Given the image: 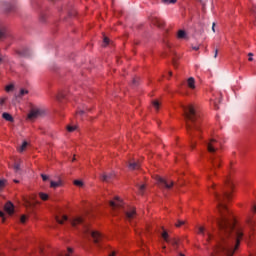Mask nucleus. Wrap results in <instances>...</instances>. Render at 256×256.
<instances>
[{"label": "nucleus", "instance_id": "27", "mask_svg": "<svg viewBox=\"0 0 256 256\" xmlns=\"http://www.w3.org/2000/svg\"><path fill=\"white\" fill-rule=\"evenodd\" d=\"M139 193L140 195H143V193H145V184L139 186Z\"/></svg>", "mask_w": 256, "mask_h": 256}, {"label": "nucleus", "instance_id": "44", "mask_svg": "<svg viewBox=\"0 0 256 256\" xmlns=\"http://www.w3.org/2000/svg\"><path fill=\"white\" fill-rule=\"evenodd\" d=\"M115 255H117V252H115V251H112V252L109 254V256H115Z\"/></svg>", "mask_w": 256, "mask_h": 256}, {"label": "nucleus", "instance_id": "34", "mask_svg": "<svg viewBox=\"0 0 256 256\" xmlns=\"http://www.w3.org/2000/svg\"><path fill=\"white\" fill-rule=\"evenodd\" d=\"M21 169V164L20 163H15L14 164V171H19Z\"/></svg>", "mask_w": 256, "mask_h": 256}, {"label": "nucleus", "instance_id": "59", "mask_svg": "<svg viewBox=\"0 0 256 256\" xmlns=\"http://www.w3.org/2000/svg\"><path fill=\"white\" fill-rule=\"evenodd\" d=\"M163 249H166V247H165V246H163Z\"/></svg>", "mask_w": 256, "mask_h": 256}, {"label": "nucleus", "instance_id": "35", "mask_svg": "<svg viewBox=\"0 0 256 256\" xmlns=\"http://www.w3.org/2000/svg\"><path fill=\"white\" fill-rule=\"evenodd\" d=\"M57 99H58V101H61V99H65V94L60 93V94L57 96Z\"/></svg>", "mask_w": 256, "mask_h": 256}, {"label": "nucleus", "instance_id": "14", "mask_svg": "<svg viewBox=\"0 0 256 256\" xmlns=\"http://www.w3.org/2000/svg\"><path fill=\"white\" fill-rule=\"evenodd\" d=\"M128 167L131 171H135V169H140L141 165L139 162H131Z\"/></svg>", "mask_w": 256, "mask_h": 256}, {"label": "nucleus", "instance_id": "23", "mask_svg": "<svg viewBox=\"0 0 256 256\" xmlns=\"http://www.w3.org/2000/svg\"><path fill=\"white\" fill-rule=\"evenodd\" d=\"M27 142L26 141H24L23 143H22V145L20 146V148L18 149V151H20V153H23V151L25 150V149H27Z\"/></svg>", "mask_w": 256, "mask_h": 256}, {"label": "nucleus", "instance_id": "41", "mask_svg": "<svg viewBox=\"0 0 256 256\" xmlns=\"http://www.w3.org/2000/svg\"><path fill=\"white\" fill-rule=\"evenodd\" d=\"M248 61H253V53L248 54Z\"/></svg>", "mask_w": 256, "mask_h": 256}, {"label": "nucleus", "instance_id": "3", "mask_svg": "<svg viewBox=\"0 0 256 256\" xmlns=\"http://www.w3.org/2000/svg\"><path fill=\"white\" fill-rule=\"evenodd\" d=\"M69 223L71 224L74 229H77L79 225L82 227L81 231L86 237V239H89V237H92L94 243L100 247L101 241H103V235L97 231L91 230V227L89 226V223L85 221V219L81 216H74L69 219Z\"/></svg>", "mask_w": 256, "mask_h": 256}, {"label": "nucleus", "instance_id": "31", "mask_svg": "<svg viewBox=\"0 0 256 256\" xmlns=\"http://www.w3.org/2000/svg\"><path fill=\"white\" fill-rule=\"evenodd\" d=\"M109 44V38L107 36H104V39H103V47H105L106 45Z\"/></svg>", "mask_w": 256, "mask_h": 256}, {"label": "nucleus", "instance_id": "46", "mask_svg": "<svg viewBox=\"0 0 256 256\" xmlns=\"http://www.w3.org/2000/svg\"><path fill=\"white\" fill-rule=\"evenodd\" d=\"M218 53H219V50L216 49V50H215V54H214V57H215V58H217Z\"/></svg>", "mask_w": 256, "mask_h": 256}, {"label": "nucleus", "instance_id": "45", "mask_svg": "<svg viewBox=\"0 0 256 256\" xmlns=\"http://www.w3.org/2000/svg\"><path fill=\"white\" fill-rule=\"evenodd\" d=\"M192 49H194V51H199V46H194Z\"/></svg>", "mask_w": 256, "mask_h": 256}, {"label": "nucleus", "instance_id": "54", "mask_svg": "<svg viewBox=\"0 0 256 256\" xmlns=\"http://www.w3.org/2000/svg\"><path fill=\"white\" fill-rule=\"evenodd\" d=\"M27 203H28V205L31 207V205H32L31 202H27Z\"/></svg>", "mask_w": 256, "mask_h": 256}, {"label": "nucleus", "instance_id": "10", "mask_svg": "<svg viewBox=\"0 0 256 256\" xmlns=\"http://www.w3.org/2000/svg\"><path fill=\"white\" fill-rule=\"evenodd\" d=\"M4 209L8 215H13V213H15V206L11 202H7Z\"/></svg>", "mask_w": 256, "mask_h": 256}, {"label": "nucleus", "instance_id": "28", "mask_svg": "<svg viewBox=\"0 0 256 256\" xmlns=\"http://www.w3.org/2000/svg\"><path fill=\"white\" fill-rule=\"evenodd\" d=\"M182 225H185V221L178 220L177 223L175 224V227H182Z\"/></svg>", "mask_w": 256, "mask_h": 256}, {"label": "nucleus", "instance_id": "7", "mask_svg": "<svg viewBox=\"0 0 256 256\" xmlns=\"http://www.w3.org/2000/svg\"><path fill=\"white\" fill-rule=\"evenodd\" d=\"M156 181L159 187H164L165 189H171V187L174 185L173 181L161 178L159 176L156 177Z\"/></svg>", "mask_w": 256, "mask_h": 256}, {"label": "nucleus", "instance_id": "1", "mask_svg": "<svg viewBox=\"0 0 256 256\" xmlns=\"http://www.w3.org/2000/svg\"><path fill=\"white\" fill-rule=\"evenodd\" d=\"M233 189H235V183H233L232 173L225 177L224 185L220 187L221 194L215 190V184L210 189V193H213L216 199L217 209L220 214V217L216 219L220 233L212 256H233V253L239 249L243 238V232L235 225V220L229 218L231 212L225 205V199H231Z\"/></svg>", "mask_w": 256, "mask_h": 256}, {"label": "nucleus", "instance_id": "6", "mask_svg": "<svg viewBox=\"0 0 256 256\" xmlns=\"http://www.w3.org/2000/svg\"><path fill=\"white\" fill-rule=\"evenodd\" d=\"M43 115H45V110L41 108H32L28 114V119L33 121V119H39V117H43Z\"/></svg>", "mask_w": 256, "mask_h": 256}, {"label": "nucleus", "instance_id": "13", "mask_svg": "<svg viewBox=\"0 0 256 256\" xmlns=\"http://www.w3.org/2000/svg\"><path fill=\"white\" fill-rule=\"evenodd\" d=\"M7 37V26H0V41L1 39H6Z\"/></svg>", "mask_w": 256, "mask_h": 256}, {"label": "nucleus", "instance_id": "42", "mask_svg": "<svg viewBox=\"0 0 256 256\" xmlns=\"http://www.w3.org/2000/svg\"><path fill=\"white\" fill-rule=\"evenodd\" d=\"M5 101H7V99H6V98H2V99H0V105H5Z\"/></svg>", "mask_w": 256, "mask_h": 256}, {"label": "nucleus", "instance_id": "5", "mask_svg": "<svg viewBox=\"0 0 256 256\" xmlns=\"http://www.w3.org/2000/svg\"><path fill=\"white\" fill-rule=\"evenodd\" d=\"M207 151L210 152V163L212 165L211 171H215L217 167H221L220 161L221 158L219 155L215 154L217 153V150L219 149V142L216 139H210L209 142L206 143Z\"/></svg>", "mask_w": 256, "mask_h": 256}, {"label": "nucleus", "instance_id": "58", "mask_svg": "<svg viewBox=\"0 0 256 256\" xmlns=\"http://www.w3.org/2000/svg\"><path fill=\"white\" fill-rule=\"evenodd\" d=\"M72 161H75V157L72 159Z\"/></svg>", "mask_w": 256, "mask_h": 256}, {"label": "nucleus", "instance_id": "36", "mask_svg": "<svg viewBox=\"0 0 256 256\" xmlns=\"http://www.w3.org/2000/svg\"><path fill=\"white\" fill-rule=\"evenodd\" d=\"M21 223H25L27 221V216L22 215L20 218Z\"/></svg>", "mask_w": 256, "mask_h": 256}, {"label": "nucleus", "instance_id": "15", "mask_svg": "<svg viewBox=\"0 0 256 256\" xmlns=\"http://www.w3.org/2000/svg\"><path fill=\"white\" fill-rule=\"evenodd\" d=\"M187 85L189 89H195V78L193 77L188 78Z\"/></svg>", "mask_w": 256, "mask_h": 256}, {"label": "nucleus", "instance_id": "4", "mask_svg": "<svg viewBox=\"0 0 256 256\" xmlns=\"http://www.w3.org/2000/svg\"><path fill=\"white\" fill-rule=\"evenodd\" d=\"M110 207L114 213H117V211L124 213L126 221H133V218L137 215L135 208H125V203L123 200H120L119 197H116L114 200L110 201Z\"/></svg>", "mask_w": 256, "mask_h": 256}, {"label": "nucleus", "instance_id": "39", "mask_svg": "<svg viewBox=\"0 0 256 256\" xmlns=\"http://www.w3.org/2000/svg\"><path fill=\"white\" fill-rule=\"evenodd\" d=\"M42 180L43 181H47L49 179V176L45 175V174H41Z\"/></svg>", "mask_w": 256, "mask_h": 256}, {"label": "nucleus", "instance_id": "56", "mask_svg": "<svg viewBox=\"0 0 256 256\" xmlns=\"http://www.w3.org/2000/svg\"><path fill=\"white\" fill-rule=\"evenodd\" d=\"M218 101H219V103H221V98Z\"/></svg>", "mask_w": 256, "mask_h": 256}, {"label": "nucleus", "instance_id": "43", "mask_svg": "<svg viewBox=\"0 0 256 256\" xmlns=\"http://www.w3.org/2000/svg\"><path fill=\"white\" fill-rule=\"evenodd\" d=\"M78 115H84L85 114V111L84 110H80L77 112Z\"/></svg>", "mask_w": 256, "mask_h": 256}, {"label": "nucleus", "instance_id": "51", "mask_svg": "<svg viewBox=\"0 0 256 256\" xmlns=\"http://www.w3.org/2000/svg\"><path fill=\"white\" fill-rule=\"evenodd\" d=\"M68 253H73V249L68 248Z\"/></svg>", "mask_w": 256, "mask_h": 256}, {"label": "nucleus", "instance_id": "47", "mask_svg": "<svg viewBox=\"0 0 256 256\" xmlns=\"http://www.w3.org/2000/svg\"><path fill=\"white\" fill-rule=\"evenodd\" d=\"M168 75H169V77H173V72L172 71H168Z\"/></svg>", "mask_w": 256, "mask_h": 256}, {"label": "nucleus", "instance_id": "52", "mask_svg": "<svg viewBox=\"0 0 256 256\" xmlns=\"http://www.w3.org/2000/svg\"><path fill=\"white\" fill-rule=\"evenodd\" d=\"M191 147H192V149H194L195 148V143H191Z\"/></svg>", "mask_w": 256, "mask_h": 256}, {"label": "nucleus", "instance_id": "49", "mask_svg": "<svg viewBox=\"0 0 256 256\" xmlns=\"http://www.w3.org/2000/svg\"><path fill=\"white\" fill-rule=\"evenodd\" d=\"M215 109H219V106L217 105V102H214Z\"/></svg>", "mask_w": 256, "mask_h": 256}, {"label": "nucleus", "instance_id": "29", "mask_svg": "<svg viewBox=\"0 0 256 256\" xmlns=\"http://www.w3.org/2000/svg\"><path fill=\"white\" fill-rule=\"evenodd\" d=\"M198 233H199L200 235H205V228H204L203 226L199 227V228H198Z\"/></svg>", "mask_w": 256, "mask_h": 256}, {"label": "nucleus", "instance_id": "33", "mask_svg": "<svg viewBox=\"0 0 256 256\" xmlns=\"http://www.w3.org/2000/svg\"><path fill=\"white\" fill-rule=\"evenodd\" d=\"M153 107L156 109V111H159V101L155 100L153 102Z\"/></svg>", "mask_w": 256, "mask_h": 256}, {"label": "nucleus", "instance_id": "30", "mask_svg": "<svg viewBox=\"0 0 256 256\" xmlns=\"http://www.w3.org/2000/svg\"><path fill=\"white\" fill-rule=\"evenodd\" d=\"M163 3H165L166 5H169L171 3H177V0H162Z\"/></svg>", "mask_w": 256, "mask_h": 256}, {"label": "nucleus", "instance_id": "48", "mask_svg": "<svg viewBox=\"0 0 256 256\" xmlns=\"http://www.w3.org/2000/svg\"><path fill=\"white\" fill-rule=\"evenodd\" d=\"M212 31L215 33V23L212 24Z\"/></svg>", "mask_w": 256, "mask_h": 256}, {"label": "nucleus", "instance_id": "50", "mask_svg": "<svg viewBox=\"0 0 256 256\" xmlns=\"http://www.w3.org/2000/svg\"><path fill=\"white\" fill-rule=\"evenodd\" d=\"M0 217H5V213H3V211H0Z\"/></svg>", "mask_w": 256, "mask_h": 256}, {"label": "nucleus", "instance_id": "2", "mask_svg": "<svg viewBox=\"0 0 256 256\" xmlns=\"http://www.w3.org/2000/svg\"><path fill=\"white\" fill-rule=\"evenodd\" d=\"M182 109L184 111L186 129L190 137L197 136V133H201V114H199V111H197L193 104L182 106Z\"/></svg>", "mask_w": 256, "mask_h": 256}, {"label": "nucleus", "instance_id": "16", "mask_svg": "<svg viewBox=\"0 0 256 256\" xmlns=\"http://www.w3.org/2000/svg\"><path fill=\"white\" fill-rule=\"evenodd\" d=\"M24 95H29V90L27 89H21L19 94L16 96L18 99H21Z\"/></svg>", "mask_w": 256, "mask_h": 256}, {"label": "nucleus", "instance_id": "8", "mask_svg": "<svg viewBox=\"0 0 256 256\" xmlns=\"http://www.w3.org/2000/svg\"><path fill=\"white\" fill-rule=\"evenodd\" d=\"M113 179H115V173L114 172L103 173L101 175V181H103L104 183H111V181H113Z\"/></svg>", "mask_w": 256, "mask_h": 256}, {"label": "nucleus", "instance_id": "9", "mask_svg": "<svg viewBox=\"0 0 256 256\" xmlns=\"http://www.w3.org/2000/svg\"><path fill=\"white\" fill-rule=\"evenodd\" d=\"M17 55H20V57H31L33 55V50L30 48H22L20 50H17Z\"/></svg>", "mask_w": 256, "mask_h": 256}, {"label": "nucleus", "instance_id": "37", "mask_svg": "<svg viewBox=\"0 0 256 256\" xmlns=\"http://www.w3.org/2000/svg\"><path fill=\"white\" fill-rule=\"evenodd\" d=\"M3 63H7V59L5 57L0 56V65Z\"/></svg>", "mask_w": 256, "mask_h": 256}, {"label": "nucleus", "instance_id": "18", "mask_svg": "<svg viewBox=\"0 0 256 256\" xmlns=\"http://www.w3.org/2000/svg\"><path fill=\"white\" fill-rule=\"evenodd\" d=\"M178 39H185L187 37V33L185 30H179L177 34Z\"/></svg>", "mask_w": 256, "mask_h": 256}, {"label": "nucleus", "instance_id": "55", "mask_svg": "<svg viewBox=\"0 0 256 256\" xmlns=\"http://www.w3.org/2000/svg\"><path fill=\"white\" fill-rule=\"evenodd\" d=\"M178 256H185V255L180 253Z\"/></svg>", "mask_w": 256, "mask_h": 256}, {"label": "nucleus", "instance_id": "21", "mask_svg": "<svg viewBox=\"0 0 256 256\" xmlns=\"http://www.w3.org/2000/svg\"><path fill=\"white\" fill-rule=\"evenodd\" d=\"M39 197H40V199H42V201H47V199H49V195L45 194L43 192L39 193Z\"/></svg>", "mask_w": 256, "mask_h": 256}, {"label": "nucleus", "instance_id": "11", "mask_svg": "<svg viewBox=\"0 0 256 256\" xmlns=\"http://www.w3.org/2000/svg\"><path fill=\"white\" fill-rule=\"evenodd\" d=\"M153 25H156V27H159L160 29L165 25V22L159 18H152Z\"/></svg>", "mask_w": 256, "mask_h": 256}, {"label": "nucleus", "instance_id": "22", "mask_svg": "<svg viewBox=\"0 0 256 256\" xmlns=\"http://www.w3.org/2000/svg\"><path fill=\"white\" fill-rule=\"evenodd\" d=\"M167 243H171L173 247H176V245H179V240H177L176 238H172V239H169V242Z\"/></svg>", "mask_w": 256, "mask_h": 256}, {"label": "nucleus", "instance_id": "12", "mask_svg": "<svg viewBox=\"0 0 256 256\" xmlns=\"http://www.w3.org/2000/svg\"><path fill=\"white\" fill-rule=\"evenodd\" d=\"M56 221L60 225H63L65 221H69V217H67V215L56 216Z\"/></svg>", "mask_w": 256, "mask_h": 256}, {"label": "nucleus", "instance_id": "25", "mask_svg": "<svg viewBox=\"0 0 256 256\" xmlns=\"http://www.w3.org/2000/svg\"><path fill=\"white\" fill-rule=\"evenodd\" d=\"M74 185H76V187H83V181H81V180H74Z\"/></svg>", "mask_w": 256, "mask_h": 256}, {"label": "nucleus", "instance_id": "57", "mask_svg": "<svg viewBox=\"0 0 256 256\" xmlns=\"http://www.w3.org/2000/svg\"><path fill=\"white\" fill-rule=\"evenodd\" d=\"M254 212H256V207H254Z\"/></svg>", "mask_w": 256, "mask_h": 256}, {"label": "nucleus", "instance_id": "17", "mask_svg": "<svg viewBox=\"0 0 256 256\" xmlns=\"http://www.w3.org/2000/svg\"><path fill=\"white\" fill-rule=\"evenodd\" d=\"M2 117L3 119H5L6 121H10V122H13V116H11V114L7 113V112H4L2 114Z\"/></svg>", "mask_w": 256, "mask_h": 256}, {"label": "nucleus", "instance_id": "32", "mask_svg": "<svg viewBox=\"0 0 256 256\" xmlns=\"http://www.w3.org/2000/svg\"><path fill=\"white\" fill-rule=\"evenodd\" d=\"M14 88H15V86L13 84H10V85L6 86V91L9 93V91H13Z\"/></svg>", "mask_w": 256, "mask_h": 256}, {"label": "nucleus", "instance_id": "24", "mask_svg": "<svg viewBox=\"0 0 256 256\" xmlns=\"http://www.w3.org/2000/svg\"><path fill=\"white\" fill-rule=\"evenodd\" d=\"M162 238L164 239V241H165L166 243H169V234L167 233V231H164V232L162 233Z\"/></svg>", "mask_w": 256, "mask_h": 256}, {"label": "nucleus", "instance_id": "20", "mask_svg": "<svg viewBox=\"0 0 256 256\" xmlns=\"http://www.w3.org/2000/svg\"><path fill=\"white\" fill-rule=\"evenodd\" d=\"M137 85H139V77H134V78L132 79L131 86H132V87H137Z\"/></svg>", "mask_w": 256, "mask_h": 256}, {"label": "nucleus", "instance_id": "38", "mask_svg": "<svg viewBox=\"0 0 256 256\" xmlns=\"http://www.w3.org/2000/svg\"><path fill=\"white\" fill-rule=\"evenodd\" d=\"M6 180H0V189H3L5 187Z\"/></svg>", "mask_w": 256, "mask_h": 256}, {"label": "nucleus", "instance_id": "19", "mask_svg": "<svg viewBox=\"0 0 256 256\" xmlns=\"http://www.w3.org/2000/svg\"><path fill=\"white\" fill-rule=\"evenodd\" d=\"M50 187H52V189H57V187H61V181H51L50 182Z\"/></svg>", "mask_w": 256, "mask_h": 256}, {"label": "nucleus", "instance_id": "40", "mask_svg": "<svg viewBox=\"0 0 256 256\" xmlns=\"http://www.w3.org/2000/svg\"><path fill=\"white\" fill-rule=\"evenodd\" d=\"M207 241H211L213 239V236L211 235V233L207 232Z\"/></svg>", "mask_w": 256, "mask_h": 256}, {"label": "nucleus", "instance_id": "53", "mask_svg": "<svg viewBox=\"0 0 256 256\" xmlns=\"http://www.w3.org/2000/svg\"><path fill=\"white\" fill-rule=\"evenodd\" d=\"M14 183H19V180H14Z\"/></svg>", "mask_w": 256, "mask_h": 256}, {"label": "nucleus", "instance_id": "26", "mask_svg": "<svg viewBox=\"0 0 256 256\" xmlns=\"http://www.w3.org/2000/svg\"><path fill=\"white\" fill-rule=\"evenodd\" d=\"M67 131L69 132V133H73V131H75V129H77V126H67Z\"/></svg>", "mask_w": 256, "mask_h": 256}]
</instances>
